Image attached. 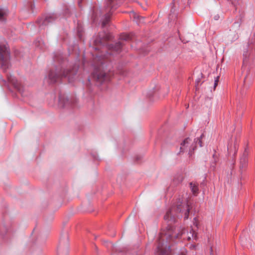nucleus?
I'll return each mask as SVG.
<instances>
[{"instance_id": "nucleus-1", "label": "nucleus", "mask_w": 255, "mask_h": 255, "mask_svg": "<svg viewBox=\"0 0 255 255\" xmlns=\"http://www.w3.org/2000/svg\"><path fill=\"white\" fill-rule=\"evenodd\" d=\"M185 230L182 229L180 231L176 230L174 227L168 225L167 231L160 233L158 239L157 247L158 255H168L167 245V242L173 241L179 237L185 235Z\"/></svg>"}, {"instance_id": "nucleus-2", "label": "nucleus", "mask_w": 255, "mask_h": 255, "mask_svg": "<svg viewBox=\"0 0 255 255\" xmlns=\"http://www.w3.org/2000/svg\"><path fill=\"white\" fill-rule=\"evenodd\" d=\"M111 38L112 35L109 33H106L104 31L100 33L94 41L95 50H99L101 47L106 46L107 49L110 50L112 52H120L122 47V44L121 42H118L115 44L106 45L107 41L111 40Z\"/></svg>"}, {"instance_id": "nucleus-3", "label": "nucleus", "mask_w": 255, "mask_h": 255, "mask_svg": "<svg viewBox=\"0 0 255 255\" xmlns=\"http://www.w3.org/2000/svg\"><path fill=\"white\" fill-rule=\"evenodd\" d=\"M108 55H98L94 58V62H97V63L92 73V78L98 86L108 81L109 79L108 74L103 70L104 64L103 60L104 58H108Z\"/></svg>"}, {"instance_id": "nucleus-4", "label": "nucleus", "mask_w": 255, "mask_h": 255, "mask_svg": "<svg viewBox=\"0 0 255 255\" xmlns=\"http://www.w3.org/2000/svg\"><path fill=\"white\" fill-rule=\"evenodd\" d=\"M78 66L75 65L72 68L66 69H56L55 72L51 70L48 77L51 83H55L62 78H67L69 82H73L78 70Z\"/></svg>"}, {"instance_id": "nucleus-5", "label": "nucleus", "mask_w": 255, "mask_h": 255, "mask_svg": "<svg viewBox=\"0 0 255 255\" xmlns=\"http://www.w3.org/2000/svg\"><path fill=\"white\" fill-rule=\"evenodd\" d=\"M189 206L188 203L179 202L176 205V207H172L171 209L168 210L164 216L165 220L171 221L174 222L175 216H177V214L178 213L184 212V219H187L189 213Z\"/></svg>"}, {"instance_id": "nucleus-6", "label": "nucleus", "mask_w": 255, "mask_h": 255, "mask_svg": "<svg viewBox=\"0 0 255 255\" xmlns=\"http://www.w3.org/2000/svg\"><path fill=\"white\" fill-rule=\"evenodd\" d=\"M204 137V134L202 133L200 137L195 138L193 142L189 137L186 138L180 144V153L188 150L189 154L191 155L196 148V143L197 142H198L200 146H202L201 140Z\"/></svg>"}, {"instance_id": "nucleus-7", "label": "nucleus", "mask_w": 255, "mask_h": 255, "mask_svg": "<svg viewBox=\"0 0 255 255\" xmlns=\"http://www.w3.org/2000/svg\"><path fill=\"white\" fill-rule=\"evenodd\" d=\"M10 52L9 48L5 44H0V64L4 71L10 66Z\"/></svg>"}, {"instance_id": "nucleus-8", "label": "nucleus", "mask_w": 255, "mask_h": 255, "mask_svg": "<svg viewBox=\"0 0 255 255\" xmlns=\"http://www.w3.org/2000/svg\"><path fill=\"white\" fill-rule=\"evenodd\" d=\"M7 79L8 83L11 84L21 95H23L24 89L21 84L13 76L7 75Z\"/></svg>"}, {"instance_id": "nucleus-9", "label": "nucleus", "mask_w": 255, "mask_h": 255, "mask_svg": "<svg viewBox=\"0 0 255 255\" xmlns=\"http://www.w3.org/2000/svg\"><path fill=\"white\" fill-rule=\"evenodd\" d=\"M56 16L54 14H49L42 17L37 20V23L40 27L47 25L49 22L54 21Z\"/></svg>"}, {"instance_id": "nucleus-10", "label": "nucleus", "mask_w": 255, "mask_h": 255, "mask_svg": "<svg viewBox=\"0 0 255 255\" xmlns=\"http://www.w3.org/2000/svg\"><path fill=\"white\" fill-rule=\"evenodd\" d=\"M59 105L63 108H68L72 107L73 103L71 100L64 96H59Z\"/></svg>"}, {"instance_id": "nucleus-11", "label": "nucleus", "mask_w": 255, "mask_h": 255, "mask_svg": "<svg viewBox=\"0 0 255 255\" xmlns=\"http://www.w3.org/2000/svg\"><path fill=\"white\" fill-rule=\"evenodd\" d=\"M249 46V53L248 54V52H244L243 54V56L244 58H247L248 56H255V45L251 44L248 46ZM245 59H244V62H245Z\"/></svg>"}, {"instance_id": "nucleus-12", "label": "nucleus", "mask_w": 255, "mask_h": 255, "mask_svg": "<svg viewBox=\"0 0 255 255\" xmlns=\"http://www.w3.org/2000/svg\"><path fill=\"white\" fill-rule=\"evenodd\" d=\"M247 166V158L246 156H243L240 159V168L243 170Z\"/></svg>"}, {"instance_id": "nucleus-13", "label": "nucleus", "mask_w": 255, "mask_h": 255, "mask_svg": "<svg viewBox=\"0 0 255 255\" xmlns=\"http://www.w3.org/2000/svg\"><path fill=\"white\" fill-rule=\"evenodd\" d=\"M190 187L193 194H197L198 193V185L195 182H191Z\"/></svg>"}, {"instance_id": "nucleus-14", "label": "nucleus", "mask_w": 255, "mask_h": 255, "mask_svg": "<svg viewBox=\"0 0 255 255\" xmlns=\"http://www.w3.org/2000/svg\"><path fill=\"white\" fill-rule=\"evenodd\" d=\"M133 36V34L132 33H124L120 35V39L125 41L130 40L132 39Z\"/></svg>"}, {"instance_id": "nucleus-15", "label": "nucleus", "mask_w": 255, "mask_h": 255, "mask_svg": "<svg viewBox=\"0 0 255 255\" xmlns=\"http://www.w3.org/2000/svg\"><path fill=\"white\" fill-rule=\"evenodd\" d=\"M240 25H241L240 22H235L234 23L233 28L235 29V32H236V34L235 35V38H234L235 39H237L239 38L238 32L240 30Z\"/></svg>"}, {"instance_id": "nucleus-16", "label": "nucleus", "mask_w": 255, "mask_h": 255, "mask_svg": "<svg viewBox=\"0 0 255 255\" xmlns=\"http://www.w3.org/2000/svg\"><path fill=\"white\" fill-rule=\"evenodd\" d=\"M197 235L192 229H191L190 232H187V235L186 237L187 240L189 241L191 238L196 240Z\"/></svg>"}, {"instance_id": "nucleus-17", "label": "nucleus", "mask_w": 255, "mask_h": 255, "mask_svg": "<svg viewBox=\"0 0 255 255\" xmlns=\"http://www.w3.org/2000/svg\"><path fill=\"white\" fill-rule=\"evenodd\" d=\"M98 11L99 10L98 9L94 10L92 15V18L93 22H96L97 20Z\"/></svg>"}, {"instance_id": "nucleus-18", "label": "nucleus", "mask_w": 255, "mask_h": 255, "mask_svg": "<svg viewBox=\"0 0 255 255\" xmlns=\"http://www.w3.org/2000/svg\"><path fill=\"white\" fill-rule=\"evenodd\" d=\"M130 17L131 18V17H133L134 20H136V19H139L141 18V19H143V17H141V16H139V15H138L136 13H135L133 11H132L130 13Z\"/></svg>"}, {"instance_id": "nucleus-19", "label": "nucleus", "mask_w": 255, "mask_h": 255, "mask_svg": "<svg viewBox=\"0 0 255 255\" xmlns=\"http://www.w3.org/2000/svg\"><path fill=\"white\" fill-rule=\"evenodd\" d=\"M6 12L3 9H0V21H3L5 20V15Z\"/></svg>"}, {"instance_id": "nucleus-20", "label": "nucleus", "mask_w": 255, "mask_h": 255, "mask_svg": "<svg viewBox=\"0 0 255 255\" xmlns=\"http://www.w3.org/2000/svg\"><path fill=\"white\" fill-rule=\"evenodd\" d=\"M248 77H245V78L244 79V88H245V89H248V88H249V87L250 86V84L248 83Z\"/></svg>"}, {"instance_id": "nucleus-21", "label": "nucleus", "mask_w": 255, "mask_h": 255, "mask_svg": "<svg viewBox=\"0 0 255 255\" xmlns=\"http://www.w3.org/2000/svg\"><path fill=\"white\" fill-rule=\"evenodd\" d=\"M68 255L67 251H66L65 252L64 254H63V253L62 252L61 249H59L58 250V255Z\"/></svg>"}, {"instance_id": "nucleus-22", "label": "nucleus", "mask_w": 255, "mask_h": 255, "mask_svg": "<svg viewBox=\"0 0 255 255\" xmlns=\"http://www.w3.org/2000/svg\"><path fill=\"white\" fill-rule=\"evenodd\" d=\"M0 83L4 85H6L7 84L6 81L4 80L1 76H0Z\"/></svg>"}, {"instance_id": "nucleus-23", "label": "nucleus", "mask_w": 255, "mask_h": 255, "mask_svg": "<svg viewBox=\"0 0 255 255\" xmlns=\"http://www.w3.org/2000/svg\"><path fill=\"white\" fill-rule=\"evenodd\" d=\"M187 251L186 250H182L179 255H186Z\"/></svg>"}, {"instance_id": "nucleus-24", "label": "nucleus", "mask_w": 255, "mask_h": 255, "mask_svg": "<svg viewBox=\"0 0 255 255\" xmlns=\"http://www.w3.org/2000/svg\"><path fill=\"white\" fill-rule=\"evenodd\" d=\"M82 0H78V5L79 7H81V3Z\"/></svg>"}, {"instance_id": "nucleus-25", "label": "nucleus", "mask_w": 255, "mask_h": 255, "mask_svg": "<svg viewBox=\"0 0 255 255\" xmlns=\"http://www.w3.org/2000/svg\"><path fill=\"white\" fill-rule=\"evenodd\" d=\"M182 179H183L182 177H181V176L179 177V180H178V183L181 182L182 181Z\"/></svg>"}, {"instance_id": "nucleus-26", "label": "nucleus", "mask_w": 255, "mask_h": 255, "mask_svg": "<svg viewBox=\"0 0 255 255\" xmlns=\"http://www.w3.org/2000/svg\"><path fill=\"white\" fill-rule=\"evenodd\" d=\"M217 83H218V79H217V80H216L215 81V83H214V86H215V87H216V86H217Z\"/></svg>"}, {"instance_id": "nucleus-27", "label": "nucleus", "mask_w": 255, "mask_h": 255, "mask_svg": "<svg viewBox=\"0 0 255 255\" xmlns=\"http://www.w3.org/2000/svg\"><path fill=\"white\" fill-rule=\"evenodd\" d=\"M199 82H200L199 80H196V86L198 85Z\"/></svg>"}, {"instance_id": "nucleus-28", "label": "nucleus", "mask_w": 255, "mask_h": 255, "mask_svg": "<svg viewBox=\"0 0 255 255\" xmlns=\"http://www.w3.org/2000/svg\"><path fill=\"white\" fill-rule=\"evenodd\" d=\"M219 16L218 15H217V16H215V19L216 20H217V19H218V18H219Z\"/></svg>"}]
</instances>
